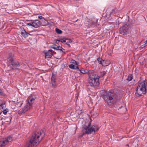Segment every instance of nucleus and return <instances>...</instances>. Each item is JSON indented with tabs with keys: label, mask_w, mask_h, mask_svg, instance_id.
Listing matches in <instances>:
<instances>
[{
	"label": "nucleus",
	"mask_w": 147,
	"mask_h": 147,
	"mask_svg": "<svg viewBox=\"0 0 147 147\" xmlns=\"http://www.w3.org/2000/svg\"><path fill=\"white\" fill-rule=\"evenodd\" d=\"M7 63L8 66L12 69L18 68L20 66L19 62L14 60L13 55L12 53L9 54Z\"/></svg>",
	"instance_id": "20e7f679"
},
{
	"label": "nucleus",
	"mask_w": 147,
	"mask_h": 147,
	"mask_svg": "<svg viewBox=\"0 0 147 147\" xmlns=\"http://www.w3.org/2000/svg\"><path fill=\"white\" fill-rule=\"evenodd\" d=\"M89 83L92 87L98 86L100 84L99 77L98 75L91 76L90 78H89Z\"/></svg>",
	"instance_id": "39448f33"
},
{
	"label": "nucleus",
	"mask_w": 147,
	"mask_h": 147,
	"mask_svg": "<svg viewBox=\"0 0 147 147\" xmlns=\"http://www.w3.org/2000/svg\"><path fill=\"white\" fill-rule=\"evenodd\" d=\"M97 60L100 64L102 65V66H106L108 65L111 63L110 61L109 60H103L102 58H98Z\"/></svg>",
	"instance_id": "1a4fd4ad"
},
{
	"label": "nucleus",
	"mask_w": 147,
	"mask_h": 147,
	"mask_svg": "<svg viewBox=\"0 0 147 147\" xmlns=\"http://www.w3.org/2000/svg\"><path fill=\"white\" fill-rule=\"evenodd\" d=\"M56 41H57L56 40ZM59 42L58 41H56V43H57V44H58V43H59Z\"/></svg>",
	"instance_id": "a18cd8bd"
},
{
	"label": "nucleus",
	"mask_w": 147,
	"mask_h": 147,
	"mask_svg": "<svg viewBox=\"0 0 147 147\" xmlns=\"http://www.w3.org/2000/svg\"><path fill=\"white\" fill-rule=\"evenodd\" d=\"M21 34L24 37V38H26L28 37L29 35H31L28 32H27L24 29V30L21 32Z\"/></svg>",
	"instance_id": "f3484780"
},
{
	"label": "nucleus",
	"mask_w": 147,
	"mask_h": 147,
	"mask_svg": "<svg viewBox=\"0 0 147 147\" xmlns=\"http://www.w3.org/2000/svg\"><path fill=\"white\" fill-rule=\"evenodd\" d=\"M147 93V83L143 81L139 83L136 88L135 94H137L139 96H142Z\"/></svg>",
	"instance_id": "7ed1b4c3"
},
{
	"label": "nucleus",
	"mask_w": 147,
	"mask_h": 147,
	"mask_svg": "<svg viewBox=\"0 0 147 147\" xmlns=\"http://www.w3.org/2000/svg\"><path fill=\"white\" fill-rule=\"evenodd\" d=\"M55 74L53 73L51 77V83L52 86H55L56 85Z\"/></svg>",
	"instance_id": "4468645a"
},
{
	"label": "nucleus",
	"mask_w": 147,
	"mask_h": 147,
	"mask_svg": "<svg viewBox=\"0 0 147 147\" xmlns=\"http://www.w3.org/2000/svg\"><path fill=\"white\" fill-rule=\"evenodd\" d=\"M82 127V130L84 131H85L83 133L82 135L91 134L93 132L97 131L99 129L98 126L96 124H94L91 125V122H85Z\"/></svg>",
	"instance_id": "f03ea898"
},
{
	"label": "nucleus",
	"mask_w": 147,
	"mask_h": 147,
	"mask_svg": "<svg viewBox=\"0 0 147 147\" xmlns=\"http://www.w3.org/2000/svg\"><path fill=\"white\" fill-rule=\"evenodd\" d=\"M45 133L44 130H41L37 132V141L40 142L45 136Z\"/></svg>",
	"instance_id": "9d476101"
},
{
	"label": "nucleus",
	"mask_w": 147,
	"mask_h": 147,
	"mask_svg": "<svg viewBox=\"0 0 147 147\" xmlns=\"http://www.w3.org/2000/svg\"><path fill=\"white\" fill-rule=\"evenodd\" d=\"M36 143V134L35 133L31 137L29 142L26 145L25 147H34L35 146H37Z\"/></svg>",
	"instance_id": "6e6552de"
},
{
	"label": "nucleus",
	"mask_w": 147,
	"mask_h": 147,
	"mask_svg": "<svg viewBox=\"0 0 147 147\" xmlns=\"http://www.w3.org/2000/svg\"><path fill=\"white\" fill-rule=\"evenodd\" d=\"M107 74L106 72L105 71H101L100 72V76H98V77H99V78H100L104 76H105Z\"/></svg>",
	"instance_id": "393cba45"
},
{
	"label": "nucleus",
	"mask_w": 147,
	"mask_h": 147,
	"mask_svg": "<svg viewBox=\"0 0 147 147\" xmlns=\"http://www.w3.org/2000/svg\"><path fill=\"white\" fill-rule=\"evenodd\" d=\"M36 98V96L35 95L31 96L28 98V101L27 103L29 104L30 106L32 105L34 102V100Z\"/></svg>",
	"instance_id": "f8f14e48"
},
{
	"label": "nucleus",
	"mask_w": 147,
	"mask_h": 147,
	"mask_svg": "<svg viewBox=\"0 0 147 147\" xmlns=\"http://www.w3.org/2000/svg\"><path fill=\"white\" fill-rule=\"evenodd\" d=\"M79 71H80V73L82 74H85L88 73V69L81 70H79Z\"/></svg>",
	"instance_id": "c85d7f7f"
},
{
	"label": "nucleus",
	"mask_w": 147,
	"mask_h": 147,
	"mask_svg": "<svg viewBox=\"0 0 147 147\" xmlns=\"http://www.w3.org/2000/svg\"><path fill=\"white\" fill-rule=\"evenodd\" d=\"M58 46L55 44H53L50 46V47L51 48L53 49H54L57 50L58 48Z\"/></svg>",
	"instance_id": "cd10ccee"
},
{
	"label": "nucleus",
	"mask_w": 147,
	"mask_h": 147,
	"mask_svg": "<svg viewBox=\"0 0 147 147\" xmlns=\"http://www.w3.org/2000/svg\"><path fill=\"white\" fill-rule=\"evenodd\" d=\"M73 0L74 1H80V0Z\"/></svg>",
	"instance_id": "c03bdc74"
},
{
	"label": "nucleus",
	"mask_w": 147,
	"mask_h": 147,
	"mask_svg": "<svg viewBox=\"0 0 147 147\" xmlns=\"http://www.w3.org/2000/svg\"><path fill=\"white\" fill-rule=\"evenodd\" d=\"M129 28V26L127 24H125L120 28L119 32L121 34L125 36H129L131 34Z\"/></svg>",
	"instance_id": "0eeeda50"
},
{
	"label": "nucleus",
	"mask_w": 147,
	"mask_h": 147,
	"mask_svg": "<svg viewBox=\"0 0 147 147\" xmlns=\"http://www.w3.org/2000/svg\"><path fill=\"white\" fill-rule=\"evenodd\" d=\"M133 79V76L131 74H130L128 75V78L126 79L128 81H131Z\"/></svg>",
	"instance_id": "a878e982"
},
{
	"label": "nucleus",
	"mask_w": 147,
	"mask_h": 147,
	"mask_svg": "<svg viewBox=\"0 0 147 147\" xmlns=\"http://www.w3.org/2000/svg\"><path fill=\"white\" fill-rule=\"evenodd\" d=\"M33 31H30V32H33Z\"/></svg>",
	"instance_id": "de8ad7c7"
},
{
	"label": "nucleus",
	"mask_w": 147,
	"mask_h": 147,
	"mask_svg": "<svg viewBox=\"0 0 147 147\" xmlns=\"http://www.w3.org/2000/svg\"><path fill=\"white\" fill-rule=\"evenodd\" d=\"M8 111V109H5L3 111V113L4 115H6Z\"/></svg>",
	"instance_id": "2f4dec72"
},
{
	"label": "nucleus",
	"mask_w": 147,
	"mask_h": 147,
	"mask_svg": "<svg viewBox=\"0 0 147 147\" xmlns=\"http://www.w3.org/2000/svg\"><path fill=\"white\" fill-rule=\"evenodd\" d=\"M115 9H113V10H112V11H115Z\"/></svg>",
	"instance_id": "49530a36"
},
{
	"label": "nucleus",
	"mask_w": 147,
	"mask_h": 147,
	"mask_svg": "<svg viewBox=\"0 0 147 147\" xmlns=\"http://www.w3.org/2000/svg\"><path fill=\"white\" fill-rule=\"evenodd\" d=\"M66 38H61L60 39L56 40L57 41H58L59 42H61L62 43L65 42H66Z\"/></svg>",
	"instance_id": "5701e85b"
},
{
	"label": "nucleus",
	"mask_w": 147,
	"mask_h": 147,
	"mask_svg": "<svg viewBox=\"0 0 147 147\" xmlns=\"http://www.w3.org/2000/svg\"><path fill=\"white\" fill-rule=\"evenodd\" d=\"M89 83L92 87L98 86L100 84L99 77L98 75L91 76L90 78H89Z\"/></svg>",
	"instance_id": "423d86ee"
},
{
	"label": "nucleus",
	"mask_w": 147,
	"mask_h": 147,
	"mask_svg": "<svg viewBox=\"0 0 147 147\" xmlns=\"http://www.w3.org/2000/svg\"><path fill=\"white\" fill-rule=\"evenodd\" d=\"M69 66V68H71V69H76L75 68L76 67V66L73 64H70Z\"/></svg>",
	"instance_id": "7c9ffc66"
},
{
	"label": "nucleus",
	"mask_w": 147,
	"mask_h": 147,
	"mask_svg": "<svg viewBox=\"0 0 147 147\" xmlns=\"http://www.w3.org/2000/svg\"><path fill=\"white\" fill-rule=\"evenodd\" d=\"M119 112L121 114L125 113V111L126 110V109L124 107L121 106L118 109Z\"/></svg>",
	"instance_id": "dca6fc26"
},
{
	"label": "nucleus",
	"mask_w": 147,
	"mask_h": 147,
	"mask_svg": "<svg viewBox=\"0 0 147 147\" xmlns=\"http://www.w3.org/2000/svg\"><path fill=\"white\" fill-rule=\"evenodd\" d=\"M12 109H14V108L13 107H12Z\"/></svg>",
	"instance_id": "09e8293b"
},
{
	"label": "nucleus",
	"mask_w": 147,
	"mask_h": 147,
	"mask_svg": "<svg viewBox=\"0 0 147 147\" xmlns=\"http://www.w3.org/2000/svg\"><path fill=\"white\" fill-rule=\"evenodd\" d=\"M146 46L145 45V44L144 45H142L139 47L140 49H142L143 48H144V47H145Z\"/></svg>",
	"instance_id": "4c0bfd02"
},
{
	"label": "nucleus",
	"mask_w": 147,
	"mask_h": 147,
	"mask_svg": "<svg viewBox=\"0 0 147 147\" xmlns=\"http://www.w3.org/2000/svg\"><path fill=\"white\" fill-rule=\"evenodd\" d=\"M12 109H14V108L13 107H12Z\"/></svg>",
	"instance_id": "8fccbe9b"
},
{
	"label": "nucleus",
	"mask_w": 147,
	"mask_h": 147,
	"mask_svg": "<svg viewBox=\"0 0 147 147\" xmlns=\"http://www.w3.org/2000/svg\"><path fill=\"white\" fill-rule=\"evenodd\" d=\"M72 63L76 65H78L79 64V63L78 62L74 60L72 61Z\"/></svg>",
	"instance_id": "473e14b6"
},
{
	"label": "nucleus",
	"mask_w": 147,
	"mask_h": 147,
	"mask_svg": "<svg viewBox=\"0 0 147 147\" xmlns=\"http://www.w3.org/2000/svg\"><path fill=\"white\" fill-rule=\"evenodd\" d=\"M76 69H77L78 70H79H79H80V69H79V68L78 67V66H76Z\"/></svg>",
	"instance_id": "58836bf2"
},
{
	"label": "nucleus",
	"mask_w": 147,
	"mask_h": 147,
	"mask_svg": "<svg viewBox=\"0 0 147 147\" xmlns=\"http://www.w3.org/2000/svg\"><path fill=\"white\" fill-rule=\"evenodd\" d=\"M84 111L83 110H80L78 111V118L80 119L83 118V115L82 114L83 113Z\"/></svg>",
	"instance_id": "412c9836"
},
{
	"label": "nucleus",
	"mask_w": 147,
	"mask_h": 147,
	"mask_svg": "<svg viewBox=\"0 0 147 147\" xmlns=\"http://www.w3.org/2000/svg\"><path fill=\"white\" fill-rule=\"evenodd\" d=\"M5 142L3 141L2 142L0 143V147H4L6 145V143H5Z\"/></svg>",
	"instance_id": "c756f323"
},
{
	"label": "nucleus",
	"mask_w": 147,
	"mask_h": 147,
	"mask_svg": "<svg viewBox=\"0 0 147 147\" xmlns=\"http://www.w3.org/2000/svg\"><path fill=\"white\" fill-rule=\"evenodd\" d=\"M44 53L45 54V58H51L53 55V54L51 53H50L48 51L44 52Z\"/></svg>",
	"instance_id": "6ab92c4d"
},
{
	"label": "nucleus",
	"mask_w": 147,
	"mask_h": 147,
	"mask_svg": "<svg viewBox=\"0 0 147 147\" xmlns=\"http://www.w3.org/2000/svg\"><path fill=\"white\" fill-rule=\"evenodd\" d=\"M56 32L58 34H61L62 33V31L60 29L56 28L55 29Z\"/></svg>",
	"instance_id": "bb28decb"
},
{
	"label": "nucleus",
	"mask_w": 147,
	"mask_h": 147,
	"mask_svg": "<svg viewBox=\"0 0 147 147\" xmlns=\"http://www.w3.org/2000/svg\"><path fill=\"white\" fill-rule=\"evenodd\" d=\"M57 48L61 49V48H63L61 47L58 46V47Z\"/></svg>",
	"instance_id": "79ce46f5"
},
{
	"label": "nucleus",
	"mask_w": 147,
	"mask_h": 147,
	"mask_svg": "<svg viewBox=\"0 0 147 147\" xmlns=\"http://www.w3.org/2000/svg\"><path fill=\"white\" fill-rule=\"evenodd\" d=\"M146 43L145 44V46L147 45V40L145 41Z\"/></svg>",
	"instance_id": "a19ab883"
},
{
	"label": "nucleus",
	"mask_w": 147,
	"mask_h": 147,
	"mask_svg": "<svg viewBox=\"0 0 147 147\" xmlns=\"http://www.w3.org/2000/svg\"><path fill=\"white\" fill-rule=\"evenodd\" d=\"M88 75H89V78H90V76H91L93 75L95 76V75H98L94 71L92 70H88Z\"/></svg>",
	"instance_id": "a211bd4d"
},
{
	"label": "nucleus",
	"mask_w": 147,
	"mask_h": 147,
	"mask_svg": "<svg viewBox=\"0 0 147 147\" xmlns=\"http://www.w3.org/2000/svg\"><path fill=\"white\" fill-rule=\"evenodd\" d=\"M100 94L105 102L110 106L113 105L115 101L119 100L120 98L119 94L114 92L102 90Z\"/></svg>",
	"instance_id": "f257e3e1"
},
{
	"label": "nucleus",
	"mask_w": 147,
	"mask_h": 147,
	"mask_svg": "<svg viewBox=\"0 0 147 147\" xmlns=\"http://www.w3.org/2000/svg\"><path fill=\"white\" fill-rule=\"evenodd\" d=\"M38 20H44V18L41 16H38Z\"/></svg>",
	"instance_id": "f704fd0d"
},
{
	"label": "nucleus",
	"mask_w": 147,
	"mask_h": 147,
	"mask_svg": "<svg viewBox=\"0 0 147 147\" xmlns=\"http://www.w3.org/2000/svg\"><path fill=\"white\" fill-rule=\"evenodd\" d=\"M63 49L62 50V51H62L63 53H64L65 54L66 53H65L63 51Z\"/></svg>",
	"instance_id": "37998d69"
},
{
	"label": "nucleus",
	"mask_w": 147,
	"mask_h": 147,
	"mask_svg": "<svg viewBox=\"0 0 147 147\" xmlns=\"http://www.w3.org/2000/svg\"><path fill=\"white\" fill-rule=\"evenodd\" d=\"M62 49H63V50H65V49H63V48H61V49L57 48V50H59L60 51H62Z\"/></svg>",
	"instance_id": "e433bc0d"
},
{
	"label": "nucleus",
	"mask_w": 147,
	"mask_h": 147,
	"mask_svg": "<svg viewBox=\"0 0 147 147\" xmlns=\"http://www.w3.org/2000/svg\"><path fill=\"white\" fill-rule=\"evenodd\" d=\"M36 21V20H35L34 22H30L26 24V26H32L35 28H37V23L35 22Z\"/></svg>",
	"instance_id": "2eb2a0df"
},
{
	"label": "nucleus",
	"mask_w": 147,
	"mask_h": 147,
	"mask_svg": "<svg viewBox=\"0 0 147 147\" xmlns=\"http://www.w3.org/2000/svg\"><path fill=\"white\" fill-rule=\"evenodd\" d=\"M5 141H3L5 142V143L7 144V142H11L12 140V135L9 136L5 138Z\"/></svg>",
	"instance_id": "aec40b11"
},
{
	"label": "nucleus",
	"mask_w": 147,
	"mask_h": 147,
	"mask_svg": "<svg viewBox=\"0 0 147 147\" xmlns=\"http://www.w3.org/2000/svg\"><path fill=\"white\" fill-rule=\"evenodd\" d=\"M144 66L147 68V59H144Z\"/></svg>",
	"instance_id": "72a5a7b5"
},
{
	"label": "nucleus",
	"mask_w": 147,
	"mask_h": 147,
	"mask_svg": "<svg viewBox=\"0 0 147 147\" xmlns=\"http://www.w3.org/2000/svg\"><path fill=\"white\" fill-rule=\"evenodd\" d=\"M29 106V104L27 103L23 108L18 111V114H21L22 113H24L27 111L30 108V107Z\"/></svg>",
	"instance_id": "9b49d317"
},
{
	"label": "nucleus",
	"mask_w": 147,
	"mask_h": 147,
	"mask_svg": "<svg viewBox=\"0 0 147 147\" xmlns=\"http://www.w3.org/2000/svg\"><path fill=\"white\" fill-rule=\"evenodd\" d=\"M37 27L40 26H45L47 25L46 20L44 18V20H37Z\"/></svg>",
	"instance_id": "ddd939ff"
},
{
	"label": "nucleus",
	"mask_w": 147,
	"mask_h": 147,
	"mask_svg": "<svg viewBox=\"0 0 147 147\" xmlns=\"http://www.w3.org/2000/svg\"><path fill=\"white\" fill-rule=\"evenodd\" d=\"M48 51L50 53H52V52L55 53H56V52H55L54 51H53V50L51 49H50L48 50Z\"/></svg>",
	"instance_id": "c9c22d12"
},
{
	"label": "nucleus",
	"mask_w": 147,
	"mask_h": 147,
	"mask_svg": "<svg viewBox=\"0 0 147 147\" xmlns=\"http://www.w3.org/2000/svg\"><path fill=\"white\" fill-rule=\"evenodd\" d=\"M91 114L92 117L93 118L96 117L98 115V113L96 112H95L94 110L91 111Z\"/></svg>",
	"instance_id": "4be33fe9"
},
{
	"label": "nucleus",
	"mask_w": 147,
	"mask_h": 147,
	"mask_svg": "<svg viewBox=\"0 0 147 147\" xmlns=\"http://www.w3.org/2000/svg\"><path fill=\"white\" fill-rule=\"evenodd\" d=\"M66 42H65V44L67 45H68L69 47H70L69 43L71 42H72V40L71 39L67 38H66Z\"/></svg>",
	"instance_id": "b1692460"
},
{
	"label": "nucleus",
	"mask_w": 147,
	"mask_h": 147,
	"mask_svg": "<svg viewBox=\"0 0 147 147\" xmlns=\"http://www.w3.org/2000/svg\"><path fill=\"white\" fill-rule=\"evenodd\" d=\"M92 24L93 25H96V23L95 22H92Z\"/></svg>",
	"instance_id": "ea45409f"
}]
</instances>
